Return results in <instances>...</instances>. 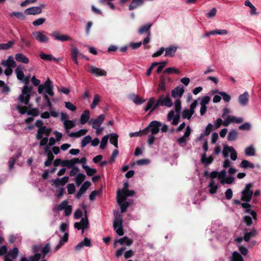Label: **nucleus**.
Masks as SVG:
<instances>
[{
  "label": "nucleus",
  "mask_w": 261,
  "mask_h": 261,
  "mask_svg": "<svg viewBox=\"0 0 261 261\" xmlns=\"http://www.w3.org/2000/svg\"><path fill=\"white\" fill-rule=\"evenodd\" d=\"M173 105V102L169 95L165 97L164 95L160 96L159 99L155 101L154 97H152L149 99L147 102V105L144 108L145 112L150 110L149 115L153 112L159 106H166L167 107H171Z\"/></svg>",
  "instance_id": "1"
},
{
  "label": "nucleus",
  "mask_w": 261,
  "mask_h": 261,
  "mask_svg": "<svg viewBox=\"0 0 261 261\" xmlns=\"http://www.w3.org/2000/svg\"><path fill=\"white\" fill-rule=\"evenodd\" d=\"M253 187L252 183L246 184L244 189L242 191V197L241 200L244 202H249L250 201L253 194V191L251 189Z\"/></svg>",
  "instance_id": "2"
},
{
  "label": "nucleus",
  "mask_w": 261,
  "mask_h": 261,
  "mask_svg": "<svg viewBox=\"0 0 261 261\" xmlns=\"http://www.w3.org/2000/svg\"><path fill=\"white\" fill-rule=\"evenodd\" d=\"M53 85L52 82L49 78H47L44 84H41L38 88V92L39 94L43 93V90H45V92L50 96H54V92L53 91Z\"/></svg>",
  "instance_id": "3"
},
{
  "label": "nucleus",
  "mask_w": 261,
  "mask_h": 261,
  "mask_svg": "<svg viewBox=\"0 0 261 261\" xmlns=\"http://www.w3.org/2000/svg\"><path fill=\"white\" fill-rule=\"evenodd\" d=\"M122 222V218L120 215L115 216L113 221V227L116 232L120 236L124 234Z\"/></svg>",
  "instance_id": "4"
},
{
  "label": "nucleus",
  "mask_w": 261,
  "mask_h": 261,
  "mask_svg": "<svg viewBox=\"0 0 261 261\" xmlns=\"http://www.w3.org/2000/svg\"><path fill=\"white\" fill-rule=\"evenodd\" d=\"M33 37L40 43H47L49 38L41 31H35L32 33Z\"/></svg>",
  "instance_id": "5"
},
{
  "label": "nucleus",
  "mask_w": 261,
  "mask_h": 261,
  "mask_svg": "<svg viewBox=\"0 0 261 261\" xmlns=\"http://www.w3.org/2000/svg\"><path fill=\"white\" fill-rule=\"evenodd\" d=\"M49 35L51 37H54L55 40L62 42L71 40V38L69 36L66 35H62L58 31H54L51 32Z\"/></svg>",
  "instance_id": "6"
},
{
  "label": "nucleus",
  "mask_w": 261,
  "mask_h": 261,
  "mask_svg": "<svg viewBox=\"0 0 261 261\" xmlns=\"http://www.w3.org/2000/svg\"><path fill=\"white\" fill-rule=\"evenodd\" d=\"M162 125V123L160 121H152L150 122L149 125V130L151 132L152 135H155L159 132L160 127Z\"/></svg>",
  "instance_id": "7"
},
{
  "label": "nucleus",
  "mask_w": 261,
  "mask_h": 261,
  "mask_svg": "<svg viewBox=\"0 0 261 261\" xmlns=\"http://www.w3.org/2000/svg\"><path fill=\"white\" fill-rule=\"evenodd\" d=\"M19 250L17 247H14L13 249L10 250L9 252L4 256L5 261H13L12 259H16L18 255Z\"/></svg>",
  "instance_id": "8"
},
{
  "label": "nucleus",
  "mask_w": 261,
  "mask_h": 261,
  "mask_svg": "<svg viewBox=\"0 0 261 261\" xmlns=\"http://www.w3.org/2000/svg\"><path fill=\"white\" fill-rule=\"evenodd\" d=\"M180 113H176V114L175 115L174 111L171 110L168 114L167 119L168 121H171L172 119V125H176L179 123L180 120Z\"/></svg>",
  "instance_id": "9"
},
{
  "label": "nucleus",
  "mask_w": 261,
  "mask_h": 261,
  "mask_svg": "<svg viewBox=\"0 0 261 261\" xmlns=\"http://www.w3.org/2000/svg\"><path fill=\"white\" fill-rule=\"evenodd\" d=\"M51 131V128H47L45 126H42V127H40L38 129L36 134V138L38 140L42 139L43 134L48 137L50 135Z\"/></svg>",
  "instance_id": "10"
},
{
  "label": "nucleus",
  "mask_w": 261,
  "mask_h": 261,
  "mask_svg": "<svg viewBox=\"0 0 261 261\" xmlns=\"http://www.w3.org/2000/svg\"><path fill=\"white\" fill-rule=\"evenodd\" d=\"M105 119V115L101 114L98 116L96 119H91L89 122L91 123L92 122V126L93 128H97L100 126L101 124L103 122Z\"/></svg>",
  "instance_id": "11"
},
{
  "label": "nucleus",
  "mask_w": 261,
  "mask_h": 261,
  "mask_svg": "<svg viewBox=\"0 0 261 261\" xmlns=\"http://www.w3.org/2000/svg\"><path fill=\"white\" fill-rule=\"evenodd\" d=\"M1 65L5 67L11 68H15L16 66V63L12 56H9L7 60H2L1 62Z\"/></svg>",
  "instance_id": "12"
},
{
  "label": "nucleus",
  "mask_w": 261,
  "mask_h": 261,
  "mask_svg": "<svg viewBox=\"0 0 261 261\" xmlns=\"http://www.w3.org/2000/svg\"><path fill=\"white\" fill-rule=\"evenodd\" d=\"M42 12V8L40 7H32L24 10L26 15H37Z\"/></svg>",
  "instance_id": "13"
},
{
  "label": "nucleus",
  "mask_w": 261,
  "mask_h": 261,
  "mask_svg": "<svg viewBox=\"0 0 261 261\" xmlns=\"http://www.w3.org/2000/svg\"><path fill=\"white\" fill-rule=\"evenodd\" d=\"M184 88L181 85L176 87L171 92V95L173 98L181 97L184 93Z\"/></svg>",
  "instance_id": "14"
},
{
  "label": "nucleus",
  "mask_w": 261,
  "mask_h": 261,
  "mask_svg": "<svg viewBox=\"0 0 261 261\" xmlns=\"http://www.w3.org/2000/svg\"><path fill=\"white\" fill-rule=\"evenodd\" d=\"M249 97V94L247 91H245L243 94H241L238 98L240 104L242 106H246L248 103Z\"/></svg>",
  "instance_id": "15"
},
{
  "label": "nucleus",
  "mask_w": 261,
  "mask_h": 261,
  "mask_svg": "<svg viewBox=\"0 0 261 261\" xmlns=\"http://www.w3.org/2000/svg\"><path fill=\"white\" fill-rule=\"evenodd\" d=\"M90 72L97 76H105L107 75V72L105 70L96 67L94 66H91L90 67Z\"/></svg>",
  "instance_id": "16"
},
{
  "label": "nucleus",
  "mask_w": 261,
  "mask_h": 261,
  "mask_svg": "<svg viewBox=\"0 0 261 261\" xmlns=\"http://www.w3.org/2000/svg\"><path fill=\"white\" fill-rule=\"evenodd\" d=\"M125 200H122V199L120 198V196L117 195V202L118 205L120 206L121 212L124 213L126 211L127 207L129 206V203L128 202H124Z\"/></svg>",
  "instance_id": "17"
},
{
  "label": "nucleus",
  "mask_w": 261,
  "mask_h": 261,
  "mask_svg": "<svg viewBox=\"0 0 261 261\" xmlns=\"http://www.w3.org/2000/svg\"><path fill=\"white\" fill-rule=\"evenodd\" d=\"M135 194L134 191L126 190H124V192L118 190L117 192V195L120 196V198L122 199V200H126V198L129 196H133Z\"/></svg>",
  "instance_id": "18"
},
{
  "label": "nucleus",
  "mask_w": 261,
  "mask_h": 261,
  "mask_svg": "<svg viewBox=\"0 0 261 261\" xmlns=\"http://www.w3.org/2000/svg\"><path fill=\"white\" fill-rule=\"evenodd\" d=\"M68 180L69 177L68 176H64L62 178H57L53 182L56 187H58L60 186H64L68 181Z\"/></svg>",
  "instance_id": "19"
},
{
  "label": "nucleus",
  "mask_w": 261,
  "mask_h": 261,
  "mask_svg": "<svg viewBox=\"0 0 261 261\" xmlns=\"http://www.w3.org/2000/svg\"><path fill=\"white\" fill-rule=\"evenodd\" d=\"M21 155V151H18L9 161V168L12 170L14 167L16 161Z\"/></svg>",
  "instance_id": "20"
},
{
  "label": "nucleus",
  "mask_w": 261,
  "mask_h": 261,
  "mask_svg": "<svg viewBox=\"0 0 261 261\" xmlns=\"http://www.w3.org/2000/svg\"><path fill=\"white\" fill-rule=\"evenodd\" d=\"M151 26V23H147L141 27L138 30V33L140 35H142L145 33H147V35H150V28Z\"/></svg>",
  "instance_id": "21"
},
{
  "label": "nucleus",
  "mask_w": 261,
  "mask_h": 261,
  "mask_svg": "<svg viewBox=\"0 0 261 261\" xmlns=\"http://www.w3.org/2000/svg\"><path fill=\"white\" fill-rule=\"evenodd\" d=\"M15 59L19 62H21L24 64H28L29 62V58L21 53H18L15 55Z\"/></svg>",
  "instance_id": "22"
},
{
  "label": "nucleus",
  "mask_w": 261,
  "mask_h": 261,
  "mask_svg": "<svg viewBox=\"0 0 261 261\" xmlns=\"http://www.w3.org/2000/svg\"><path fill=\"white\" fill-rule=\"evenodd\" d=\"M90 118V112L88 110L84 111L81 115L80 123L84 124L87 123Z\"/></svg>",
  "instance_id": "23"
},
{
  "label": "nucleus",
  "mask_w": 261,
  "mask_h": 261,
  "mask_svg": "<svg viewBox=\"0 0 261 261\" xmlns=\"http://www.w3.org/2000/svg\"><path fill=\"white\" fill-rule=\"evenodd\" d=\"M257 235V230L253 228L251 229L249 232H246L244 237V240L246 242H249L250 238L254 237Z\"/></svg>",
  "instance_id": "24"
},
{
  "label": "nucleus",
  "mask_w": 261,
  "mask_h": 261,
  "mask_svg": "<svg viewBox=\"0 0 261 261\" xmlns=\"http://www.w3.org/2000/svg\"><path fill=\"white\" fill-rule=\"evenodd\" d=\"M214 161V158L212 155H210L209 157H206V153H203L201 158V162L202 164H205L206 166H207L208 165L211 164L213 163Z\"/></svg>",
  "instance_id": "25"
},
{
  "label": "nucleus",
  "mask_w": 261,
  "mask_h": 261,
  "mask_svg": "<svg viewBox=\"0 0 261 261\" xmlns=\"http://www.w3.org/2000/svg\"><path fill=\"white\" fill-rule=\"evenodd\" d=\"M142 0H133L128 6V9L130 11L137 9L138 7L143 4Z\"/></svg>",
  "instance_id": "26"
},
{
  "label": "nucleus",
  "mask_w": 261,
  "mask_h": 261,
  "mask_svg": "<svg viewBox=\"0 0 261 261\" xmlns=\"http://www.w3.org/2000/svg\"><path fill=\"white\" fill-rule=\"evenodd\" d=\"M87 129H82L79 130L77 132H72L69 134L70 137L79 138L82 136L86 135L87 133Z\"/></svg>",
  "instance_id": "27"
},
{
  "label": "nucleus",
  "mask_w": 261,
  "mask_h": 261,
  "mask_svg": "<svg viewBox=\"0 0 261 261\" xmlns=\"http://www.w3.org/2000/svg\"><path fill=\"white\" fill-rule=\"evenodd\" d=\"M31 95L30 94H27V95L25 94H23L22 93L20 94L18 97V100L21 102L24 103L27 105L29 104L30 99Z\"/></svg>",
  "instance_id": "28"
},
{
  "label": "nucleus",
  "mask_w": 261,
  "mask_h": 261,
  "mask_svg": "<svg viewBox=\"0 0 261 261\" xmlns=\"http://www.w3.org/2000/svg\"><path fill=\"white\" fill-rule=\"evenodd\" d=\"M208 187L210 188L209 190L210 193L212 194L216 193L218 189V186L215 184L214 180H211Z\"/></svg>",
  "instance_id": "29"
},
{
  "label": "nucleus",
  "mask_w": 261,
  "mask_h": 261,
  "mask_svg": "<svg viewBox=\"0 0 261 261\" xmlns=\"http://www.w3.org/2000/svg\"><path fill=\"white\" fill-rule=\"evenodd\" d=\"M117 242L120 245L125 244L127 246H129L133 244V241L132 240L129 239L127 237H124L118 240Z\"/></svg>",
  "instance_id": "30"
},
{
  "label": "nucleus",
  "mask_w": 261,
  "mask_h": 261,
  "mask_svg": "<svg viewBox=\"0 0 261 261\" xmlns=\"http://www.w3.org/2000/svg\"><path fill=\"white\" fill-rule=\"evenodd\" d=\"M47 160L44 162V166L45 167H49L52 164L53 161L54 159V155H53L51 151H48L47 154Z\"/></svg>",
  "instance_id": "31"
},
{
  "label": "nucleus",
  "mask_w": 261,
  "mask_h": 261,
  "mask_svg": "<svg viewBox=\"0 0 261 261\" xmlns=\"http://www.w3.org/2000/svg\"><path fill=\"white\" fill-rule=\"evenodd\" d=\"M177 48L175 46H170L168 48L165 49V56L173 57L176 51Z\"/></svg>",
  "instance_id": "32"
},
{
  "label": "nucleus",
  "mask_w": 261,
  "mask_h": 261,
  "mask_svg": "<svg viewBox=\"0 0 261 261\" xmlns=\"http://www.w3.org/2000/svg\"><path fill=\"white\" fill-rule=\"evenodd\" d=\"M238 133L237 131L235 129H232L229 132L227 139L229 141H232L237 140L238 138Z\"/></svg>",
  "instance_id": "33"
},
{
  "label": "nucleus",
  "mask_w": 261,
  "mask_h": 261,
  "mask_svg": "<svg viewBox=\"0 0 261 261\" xmlns=\"http://www.w3.org/2000/svg\"><path fill=\"white\" fill-rule=\"evenodd\" d=\"M85 217L82 218L80 222L82 224V226L83 227V230L89 227V225L86 211H85Z\"/></svg>",
  "instance_id": "34"
},
{
  "label": "nucleus",
  "mask_w": 261,
  "mask_h": 261,
  "mask_svg": "<svg viewBox=\"0 0 261 261\" xmlns=\"http://www.w3.org/2000/svg\"><path fill=\"white\" fill-rule=\"evenodd\" d=\"M15 72L18 80L21 81L22 79H24V74L22 71V69L20 66H18L17 67L15 70Z\"/></svg>",
  "instance_id": "35"
},
{
  "label": "nucleus",
  "mask_w": 261,
  "mask_h": 261,
  "mask_svg": "<svg viewBox=\"0 0 261 261\" xmlns=\"http://www.w3.org/2000/svg\"><path fill=\"white\" fill-rule=\"evenodd\" d=\"M86 178V175L83 173H79L75 178V181L76 182V185L77 186H80L82 182L85 180Z\"/></svg>",
  "instance_id": "36"
},
{
  "label": "nucleus",
  "mask_w": 261,
  "mask_h": 261,
  "mask_svg": "<svg viewBox=\"0 0 261 261\" xmlns=\"http://www.w3.org/2000/svg\"><path fill=\"white\" fill-rule=\"evenodd\" d=\"M14 44V41L13 40L9 41L7 43L0 44V50H7L11 48Z\"/></svg>",
  "instance_id": "37"
},
{
  "label": "nucleus",
  "mask_w": 261,
  "mask_h": 261,
  "mask_svg": "<svg viewBox=\"0 0 261 261\" xmlns=\"http://www.w3.org/2000/svg\"><path fill=\"white\" fill-rule=\"evenodd\" d=\"M82 167L85 170L87 175L89 176H92L97 172L95 169L91 168L88 166L83 165Z\"/></svg>",
  "instance_id": "38"
},
{
  "label": "nucleus",
  "mask_w": 261,
  "mask_h": 261,
  "mask_svg": "<svg viewBox=\"0 0 261 261\" xmlns=\"http://www.w3.org/2000/svg\"><path fill=\"white\" fill-rule=\"evenodd\" d=\"M165 85V80L163 77H161L157 89V92L159 93L160 91H166V88Z\"/></svg>",
  "instance_id": "39"
},
{
  "label": "nucleus",
  "mask_w": 261,
  "mask_h": 261,
  "mask_svg": "<svg viewBox=\"0 0 261 261\" xmlns=\"http://www.w3.org/2000/svg\"><path fill=\"white\" fill-rule=\"evenodd\" d=\"M118 136L115 133L110 134V142L117 148L118 147Z\"/></svg>",
  "instance_id": "40"
},
{
  "label": "nucleus",
  "mask_w": 261,
  "mask_h": 261,
  "mask_svg": "<svg viewBox=\"0 0 261 261\" xmlns=\"http://www.w3.org/2000/svg\"><path fill=\"white\" fill-rule=\"evenodd\" d=\"M39 56L41 59L46 61H57V59L49 54H45L43 53H40Z\"/></svg>",
  "instance_id": "41"
},
{
  "label": "nucleus",
  "mask_w": 261,
  "mask_h": 261,
  "mask_svg": "<svg viewBox=\"0 0 261 261\" xmlns=\"http://www.w3.org/2000/svg\"><path fill=\"white\" fill-rule=\"evenodd\" d=\"M240 166L243 168H247L248 167L254 168L255 167V166L253 164L246 160H244L241 162Z\"/></svg>",
  "instance_id": "42"
},
{
  "label": "nucleus",
  "mask_w": 261,
  "mask_h": 261,
  "mask_svg": "<svg viewBox=\"0 0 261 261\" xmlns=\"http://www.w3.org/2000/svg\"><path fill=\"white\" fill-rule=\"evenodd\" d=\"M132 99L137 105H141L145 101V99L137 95H133Z\"/></svg>",
  "instance_id": "43"
},
{
  "label": "nucleus",
  "mask_w": 261,
  "mask_h": 261,
  "mask_svg": "<svg viewBox=\"0 0 261 261\" xmlns=\"http://www.w3.org/2000/svg\"><path fill=\"white\" fill-rule=\"evenodd\" d=\"M10 16L11 17H16L17 18L24 20L25 19V17L24 14L22 12H13L10 14Z\"/></svg>",
  "instance_id": "44"
},
{
  "label": "nucleus",
  "mask_w": 261,
  "mask_h": 261,
  "mask_svg": "<svg viewBox=\"0 0 261 261\" xmlns=\"http://www.w3.org/2000/svg\"><path fill=\"white\" fill-rule=\"evenodd\" d=\"M92 140V137L90 135L86 136L84 137L81 141V147H85L88 144L90 143Z\"/></svg>",
  "instance_id": "45"
},
{
  "label": "nucleus",
  "mask_w": 261,
  "mask_h": 261,
  "mask_svg": "<svg viewBox=\"0 0 261 261\" xmlns=\"http://www.w3.org/2000/svg\"><path fill=\"white\" fill-rule=\"evenodd\" d=\"M174 109L176 113H180L181 109V102L179 99H176L174 102Z\"/></svg>",
  "instance_id": "46"
},
{
  "label": "nucleus",
  "mask_w": 261,
  "mask_h": 261,
  "mask_svg": "<svg viewBox=\"0 0 261 261\" xmlns=\"http://www.w3.org/2000/svg\"><path fill=\"white\" fill-rule=\"evenodd\" d=\"M232 261H244L242 256L238 252L234 251L232 255Z\"/></svg>",
  "instance_id": "47"
},
{
  "label": "nucleus",
  "mask_w": 261,
  "mask_h": 261,
  "mask_svg": "<svg viewBox=\"0 0 261 261\" xmlns=\"http://www.w3.org/2000/svg\"><path fill=\"white\" fill-rule=\"evenodd\" d=\"M63 123L64 127L67 131L69 129L73 128L75 125L74 123L72 121L69 120H65Z\"/></svg>",
  "instance_id": "48"
},
{
  "label": "nucleus",
  "mask_w": 261,
  "mask_h": 261,
  "mask_svg": "<svg viewBox=\"0 0 261 261\" xmlns=\"http://www.w3.org/2000/svg\"><path fill=\"white\" fill-rule=\"evenodd\" d=\"M245 153L246 155L253 156L255 155V150L253 146H250L246 148Z\"/></svg>",
  "instance_id": "49"
},
{
  "label": "nucleus",
  "mask_w": 261,
  "mask_h": 261,
  "mask_svg": "<svg viewBox=\"0 0 261 261\" xmlns=\"http://www.w3.org/2000/svg\"><path fill=\"white\" fill-rule=\"evenodd\" d=\"M164 73H168V74H172V73H175V74H179L180 73V71L174 68V67H168L164 71Z\"/></svg>",
  "instance_id": "50"
},
{
  "label": "nucleus",
  "mask_w": 261,
  "mask_h": 261,
  "mask_svg": "<svg viewBox=\"0 0 261 261\" xmlns=\"http://www.w3.org/2000/svg\"><path fill=\"white\" fill-rule=\"evenodd\" d=\"M231 150H233V148L232 147L228 146L227 145H225L224 146L222 153L223 155L224 158H227L228 156L229 152L231 151Z\"/></svg>",
  "instance_id": "51"
},
{
  "label": "nucleus",
  "mask_w": 261,
  "mask_h": 261,
  "mask_svg": "<svg viewBox=\"0 0 261 261\" xmlns=\"http://www.w3.org/2000/svg\"><path fill=\"white\" fill-rule=\"evenodd\" d=\"M109 138V135L105 136L101 139L100 148L103 149L108 144V139Z\"/></svg>",
  "instance_id": "52"
},
{
  "label": "nucleus",
  "mask_w": 261,
  "mask_h": 261,
  "mask_svg": "<svg viewBox=\"0 0 261 261\" xmlns=\"http://www.w3.org/2000/svg\"><path fill=\"white\" fill-rule=\"evenodd\" d=\"M99 101H100L99 96L97 94H95L94 96V99H93L92 103L91 105V109H94L97 106V105H98V103Z\"/></svg>",
  "instance_id": "53"
},
{
  "label": "nucleus",
  "mask_w": 261,
  "mask_h": 261,
  "mask_svg": "<svg viewBox=\"0 0 261 261\" xmlns=\"http://www.w3.org/2000/svg\"><path fill=\"white\" fill-rule=\"evenodd\" d=\"M68 206V201L65 200L63 201L59 205L56 207L57 211H60L65 210Z\"/></svg>",
  "instance_id": "54"
},
{
  "label": "nucleus",
  "mask_w": 261,
  "mask_h": 261,
  "mask_svg": "<svg viewBox=\"0 0 261 261\" xmlns=\"http://www.w3.org/2000/svg\"><path fill=\"white\" fill-rule=\"evenodd\" d=\"M41 254L39 253H35L34 255L29 257V261H39L41 258Z\"/></svg>",
  "instance_id": "55"
},
{
  "label": "nucleus",
  "mask_w": 261,
  "mask_h": 261,
  "mask_svg": "<svg viewBox=\"0 0 261 261\" xmlns=\"http://www.w3.org/2000/svg\"><path fill=\"white\" fill-rule=\"evenodd\" d=\"M16 109L21 114H24L26 113H27V112L28 111V108L27 106H21L20 105H18L16 107Z\"/></svg>",
  "instance_id": "56"
},
{
  "label": "nucleus",
  "mask_w": 261,
  "mask_h": 261,
  "mask_svg": "<svg viewBox=\"0 0 261 261\" xmlns=\"http://www.w3.org/2000/svg\"><path fill=\"white\" fill-rule=\"evenodd\" d=\"M28 115H32L34 117H36L39 115V111L37 108H33L31 110L27 112Z\"/></svg>",
  "instance_id": "57"
},
{
  "label": "nucleus",
  "mask_w": 261,
  "mask_h": 261,
  "mask_svg": "<svg viewBox=\"0 0 261 261\" xmlns=\"http://www.w3.org/2000/svg\"><path fill=\"white\" fill-rule=\"evenodd\" d=\"M91 184L89 181H86L84 182V184L81 187L80 190H82V191L84 193L86 190L88 189V188L91 186Z\"/></svg>",
  "instance_id": "58"
},
{
  "label": "nucleus",
  "mask_w": 261,
  "mask_h": 261,
  "mask_svg": "<svg viewBox=\"0 0 261 261\" xmlns=\"http://www.w3.org/2000/svg\"><path fill=\"white\" fill-rule=\"evenodd\" d=\"M65 106L66 108L71 111H75L77 109L75 106L73 105L71 102L69 101L65 102Z\"/></svg>",
  "instance_id": "59"
},
{
  "label": "nucleus",
  "mask_w": 261,
  "mask_h": 261,
  "mask_svg": "<svg viewBox=\"0 0 261 261\" xmlns=\"http://www.w3.org/2000/svg\"><path fill=\"white\" fill-rule=\"evenodd\" d=\"M68 193L69 194H73L75 191V187L73 184H69L67 186Z\"/></svg>",
  "instance_id": "60"
},
{
  "label": "nucleus",
  "mask_w": 261,
  "mask_h": 261,
  "mask_svg": "<svg viewBox=\"0 0 261 261\" xmlns=\"http://www.w3.org/2000/svg\"><path fill=\"white\" fill-rule=\"evenodd\" d=\"M46 20L44 18H38L33 22V24L34 26H39L43 24Z\"/></svg>",
  "instance_id": "61"
},
{
  "label": "nucleus",
  "mask_w": 261,
  "mask_h": 261,
  "mask_svg": "<svg viewBox=\"0 0 261 261\" xmlns=\"http://www.w3.org/2000/svg\"><path fill=\"white\" fill-rule=\"evenodd\" d=\"M218 94L222 97L223 100L226 102H229L231 99L230 95L224 92H218Z\"/></svg>",
  "instance_id": "62"
},
{
  "label": "nucleus",
  "mask_w": 261,
  "mask_h": 261,
  "mask_svg": "<svg viewBox=\"0 0 261 261\" xmlns=\"http://www.w3.org/2000/svg\"><path fill=\"white\" fill-rule=\"evenodd\" d=\"M234 177L232 176H229L227 177L226 179H224L221 180V183L222 184H224L225 183L227 184H232L234 181Z\"/></svg>",
  "instance_id": "63"
},
{
  "label": "nucleus",
  "mask_w": 261,
  "mask_h": 261,
  "mask_svg": "<svg viewBox=\"0 0 261 261\" xmlns=\"http://www.w3.org/2000/svg\"><path fill=\"white\" fill-rule=\"evenodd\" d=\"M32 90V87H29L28 85H25L22 90V93L23 94L27 95L30 94V93L31 92Z\"/></svg>",
  "instance_id": "64"
}]
</instances>
